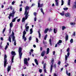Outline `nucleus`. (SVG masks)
Segmentation results:
<instances>
[{"label": "nucleus", "mask_w": 76, "mask_h": 76, "mask_svg": "<svg viewBox=\"0 0 76 76\" xmlns=\"http://www.w3.org/2000/svg\"><path fill=\"white\" fill-rule=\"evenodd\" d=\"M22 48L20 47L18 50L19 56L20 60H21V59L22 58V56L23 53L22 52Z\"/></svg>", "instance_id": "nucleus-1"}, {"label": "nucleus", "mask_w": 76, "mask_h": 76, "mask_svg": "<svg viewBox=\"0 0 76 76\" xmlns=\"http://www.w3.org/2000/svg\"><path fill=\"white\" fill-rule=\"evenodd\" d=\"M29 60H30V59L29 58H28V59L24 58V64H26V65L28 66H29V63L28 61H29Z\"/></svg>", "instance_id": "nucleus-2"}, {"label": "nucleus", "mask_w": 76, "mask_h": 76, "mask_svg": "<svg viewBox=\"0 0 76 76\" xmlns=\"http://www.w3.org/2000/svg\"><path fill=\"white\" fill-rule=\"evenodd\" d=\"M7 56L6 55H5L4 56V67L5 68L6 67V65H7Z\"/></svg>", "instance_id": "nucleus-3"}, {"label": "nucleus", "mask_w": 76, "mask_h": 76, "mask_svg": "<svg viewBox=\"0 0 76 76\" xmlns=\"http://www.w3.org/2000/svg\"><path fill=\"white\" fill-rule=\"evenodd\" d=\"M54 58H52V60H51V63H52V64H51L50 66V72L51 73L53 70V63H54Z\"/></svg>", "instance_id": "nucleus-4"}, {"label": "nucleus", "mask_w": 76, "mask_h": 76, "mask_svg": "<svg viewBox=\"0 0 76 76\" xmlns=\"http://www.w3.org/2000/svg\"><path fill=\"white\" fill-rule=\"evenodd\" d=\"M28 14H29V11H28L27 12H24V15H25V20H26L27 19H28Z\"/></svg>", "instance_id": "nucleus-5"}, {"label": "nucleus", "mask_w": 76, "mask_h": 76, "mask_svg": "<svg viewBox=\"0 0 76 76\" xmlns=\"http://www.w3.org/2000/svg\"><path fill=\"white\" fill-rule=\"evenodd\" d=\"M14 35H15V33H14L13 31H12V34L11 35V37H12V41L13 42L14 41H15V37Z\"/></svg>", "instance_id": "nucleus-6"}, {"label": "nucleus", "mask_w": 76, "mask_h": 76, "mask_svg": "<svg viewBox=\"0 0 76 76\" xmlns=\"http://www.w3.org/2000/svg\"><path fill=\"white\" fill-rule=\"evenodd\" d=\"M29 9V7L28 6H26L25 8V12L28 13L27 11Z\"/></svg>", "instance_id": "nucleus-7"}, {"label": "nucleus", "mask_w": 76, "mask_h": 76, "mask_svg": "<svg viewBox=\"0 0 76 76\" xmlns=\"http://www.w3.org/2000/svg\"><path fill=\"white\" fill-rule=\"evenodd\" d=\"M45 53H46V52H45V51H43L41 53V56H42V57L44 56V55H45Z\"/></svg>", "instance_id": "nucleus-8"}, {"label": "nucleus", "mask_w": 76, "mask_h": 76, "mask_svg": "<svg viewBox=\"0 0 76 76\" xmlns=\"http://www.w3.org/2000/svg\"><path fill=\"white\" fill-rule=\"evenodd\" d=\"M16 13V11H15V10H13L12 11V13H10V14L13 17H14L15 14Z\"/></svg>", "instance_id": "nucleus-9"}, {"label": "nucleus", "mask_w": 76, "mask_h": 76, "mask_svg": "<svg viewBox=\"0 0 76 76\" xmlns=\"http://www.w3.org/2000/svg\"><path fill=\"white\" fill-rule=\"evenodd\" d=\"M55 4H56V6H58V0H55Z\"/></svg>", "instance_id": "nucleus-10"}, {"label": "nucleus", "mask_w": 76, "mask_h": 76, "mask_svg": "<svg viewBox=\"0 0 76 76\" xmlns=\"http://www.w3.org/2000/svg\"><path fill=\"white\" fill-rule=\"evenodd\" d=\"M11 67H12V66L10 65V66H8V67L7 68V72H9V71L11 70Z\"/></svg>", "instance_id": "nucleus-11"}, {"label": "nucleus", "mask_w": 76, "mask_h": 76, "mask_svg": "<svg viewBox=\"0 0 76 76\" xmlns=\"http://www.w3.org/2000/svg\"><path fill=\"white\" fill-rule=\"evenodd\" d=\"M43 6V4H40V3H38V7H42Z\"/></svg>", "instance_id": "nucleus-12"}, {"label": "nucleus", "mask_w": 76, "mask_h": 76, "mask_svg": "<svg viewBox=\"0 0 76 76\" xmlns=\"http://www.w3.org/2000/svg\"><path fill=\"white\" fill-rule=\"evenodd\" d=\"M26 34V32L25 31H24L23 32V38H24V37H25V35Z\"/></svg>", "instance_id": "nucleus-13"}, {"label": "nucleus", "mask_w": 76, "mask_h": 76, "mask_svg": "<svg viewBox=\"0 0 76 76\" xmlns=\"http://www.w3.org/2000/svg\"><path fill=\"white\" fill-rule=\"evenodd\" d=\"M47 50L46 54H49V53H50V49L49 48H47Z\"/></svg>", "instance_id": "nucleus-14"}, {"label": "nucleus", "mask_w": 76, "mask_h": 76, "mask_svg": "<svg viewBox=\"0 0 76 76\" xmlns=\"http://www.w3.org/2000/svg\"><path fill=\"white\" fill-rule=\"evenodd\" d=\"M48 31H49V29L48 28L45 29L44 31L45 34H46L47 33V32H48Z\"/></svg>", "instance_id": "nucleus-15"}, {"label": "nucleus", "mask_w": 76, "mask_h": 76, "mask_svg": "<svg viewBox=\"0 0 76 76\" xmlns=\"http://www.w3.org/2000/svg\"><path fill=\"white\" fill-rule=\"evenodd\" d=\"M68 39H69V36L68 35H66L65 36V41H67V40H68Z\"/></svg>", "instance_id": "nucleus-16"}, {"label": "nucleus", "mask_w": 76, "mask_h": 76, "mask_svg": "<svg viewBox=\"0 0 76 76\" xmlns=\"http://www.w3.org/2000/svg\"><path fill=\"white\" fill-rule=\"evenodd\" d=\"M11 54H12V56H15L16 55V53H15V52L14 51H12L11 53Z\"/></svg>", "instance_id": "nucleus-17"}, {"label": "nucleus", "mask_w": 76, "mask_h": 76, "mask_svg": "<svg viewBox=\"0 0 76 76\" xmlns=\"http://www.w3.org/2000/svg\"><path fill=\"white\" fill-rule=\"evenodd\" d=\"M34 61L36 64L37 65H38V60H37L36 59H35Z\"/></svg>", "instance_id": "nucleus-18"}, {"label": "nucleus", "mask_w": 76, "mask_h": 76, "mask_svg": "<svg viewBox=\"0 0 76 76\" xmlns=\"http://www.w3.org/2000/svg\"><path fill=\"white\" fill-rule=\"evenodd\" d=\"M66 75L68 76H70V73H69L68 74V71H67V70H66Z\"/></svg>", "instance_id": "nucleus-19"}, {"label": "nucleus", "mask_w": 76, "mask_h": 76, "mask_svg": "<svg viewBox=\"0 0 76 76\" xmlns=\"http://www.w3.org/2000/svg\"><path fill=\"white\" fill-rule=\"evenodd\" d=\"M38 33L39 34V38H41V34L40 33V31H38Z\"/></svg>", "instance_id": "nucleus-20"}, {"label": "nucleus", "mask_w": 76, "mask_h": 76, "mask_svg": "<svg viewBox=\"0 0 76 76\" xmlns=\"http://www.w3.org/2000/svg\"><path fill=\"white\" fill-rule=\"evenodd\" d=\"M9 16H8V18L10 20V19H11V16H12V18L13 17V16H12L10 14Z\"/></svg>", "instance_id": "nucleus-21"}, {"label": "nucleus", "mask_w": 76, "mask_h": 76, "mask_svg": "<svg viewBox=\"0 0 76 76\" xmlns=\"http://www.w3.org/2000/svg\"><path fill=\"white\" fill-rule=\"evenodd\" d=\"M74 6H73V7H74L75 9H76V0L75 1V2H74Z\"/></svg>", "instance_id": "nucleus-22"}, {"label": "nucleus", "mask_w": 76, "mask_h": 76, "mask_svg": "<svg viewBox=\"0 0 76 76\" xmlns=\"http://www.w3.org/2000/svg\"><path fill=\"white\" fill-rule=\"evenodd\" d=\"M62 42V41L61 40H60L58 41V42H57V44H61Z\"/></svg>", "instance_id": "nucleus-23"}, {"label": "nucleus", "mask_w": 76, "mask_h": 76, "mask_svg": "<svg viewBox=\"0 0 76 76\" xmlns=\"http://www.w3.org/2000/svg\"><path fill=\"white\" fill-rule=\"evenodd\" d=\"M13 26V23L12 22H11L10 24V27L11 28H12Z\"/></svg>", "instance_id": "nucleus-24"}, {"label": "nucleus", "mask_w": 76, "mask_h": 76, "mask_svg": "<svg viewBox=\"0 0 76 76\" xmlns=\"http://www.w3.org/2000/svg\"><path fill=\"white\" fill-rule=\"evenodd\" d=\"M43 69H46V64H45L44 65Z\"/></svg>", "instance_id": "nucleus-25"}, {"label": "nucleus", "mask_w": 76, "mask_h": 76, "mask_svg": "<svg viewBox=\"0 0 76 76\" xmlns=\"http://www.w3.org/2000/svg\"><path fill=\"white\" fill-rule=\"evenodd\" d=\"M8 39L9 41H10V42H12V41L11 40V37H10V36L9 37Z\"/></svg>", "instance_id": "nucleus-26"}, {"label": "nucleus", "mask_w": 76, "mask_h": 76, "mask_svg": "<svg viewBox=\"0 0 76 76\" xmlns=\"http://www.w3.org/2000/svg\"><path fill=\"white\" fill-rule=\"evenodd\" d=\"M49 42L50 45H52V41H51V39H49Z\"/></svg>", "instance_id": "nucleus-27"}, {"label": "nucleus", "mask_w": 76, "mask_h": 76, "mask_svg": "<svg viewBox=\"0 0 76 76\" xmlns=\"http://www.w3.org/2000/svg\"><path fill=\"white\" fill-rule=\"evenodd\" d=\"M65 15L66 17H68V16H69V13H66L65 14Z\"/></svg>", "instance_id": "nucleus-28"}, {"label": "nucleus", "mask_w": 76, "mask_h": 76, "mask_svg": "<svg viewBox=\"0 0 76 76\" xmlns=\"http://www.w3.org/2000/svg\"><path fill=\"white\" fill-rule=\"evenodd\" d=\"M30 34H32L33 32V31H32V28H31L30 29Z\"/></svg>", "instance_id": "nucleus-29"}, {"label": "nucleus", "mask_w": 76, "mask_h": 76, "mask_svg": "<svg viewBox=\"0 0 76 76\" xmlns=\"http://www.w3.org/2000/svg\"><path fill=\"white\" fill-rule=\"evenodd\" d=\"M68 5L69 6L70 5V0H68Z\"/></svg>", "instance_id": "nucleus-30"}, {"label": "nucleus", "mask_w": 76, "mask_h": 76, "mask_svg": "<svg viewBox=\"0 0 76 76\" xmlns=\"http://www.w3.org/2000/svg\"><path fill=\"white\" fill-rule=\"evenodd\" d=\"M22 39H24V41H26V38L25 37H24V38L23 37Z\"/></svg>", "instance_id": "nucleus-31"}, {"label": "nucleus", "mask_w": 76, "mask_h": 76, "mask_svg": "<svg viewBox=\"0 0 76 76\" xmlns=\"http://www.w3.org/2000/svg\"><path fill=\"white\" fill-rule=\"evenodd\" d=\"M64 4V1L63 0H61V6H63Z\"/></svg>", "instance_id": "nucleus-32"}, {"label": "nucleus", "mask_w": 76, "mask_h": 76, "mask_svg": "<svg viewBox=\"0 0 76 76\" xmlns=\"http://www.w3.org/2000/svg\"><path fill=\"white\" fill-rule=\"evenodd\" d=\"M40 10L42 13L43 14H44V11H43V10L42 9V8L40 9Z\"/></svg>", "instance_id": "nucleus-33"}, {"label": "nucleus", "mask_w": 76, "mask_h": 76, "mask_svg": "<svg viewBox=\"0 0 76 76\" xmlns=\"http://www.w3.org/2000/svg\"><path fill=\"white\" fill-rule=\"evenodd\" d=\"M47 34H46L45 37H44V39L45 40H46V39H47Z\"/></svg>", "instance_id": "nucleus-34"}, {"label": "nucleus", "mask_w": 76, "mask_h": 76, "mask_svg": "<svg viewBox=\"0 0 76 76\" xmlns=\"http://www.w3.org/2000/svg\"><path fill=\"white\" fill-rule=\"evenodd\" d=\"M25 18H22V22H25Z\"/></svg>", "instance_id": "nucleus-35"}, {"label": "nucleus", "mask_w": 76, "mask_h": 76, "mask_svg": "<svg viewBox=\"0 0 76 76\" xmlns=\"http://www.w3.org/2000/svg\"><path fill=\"white\" fill-rule=\"evenodd\" d=\"M16 21V19L14 18L12 19V22H15Z\"/></svg>", "instance_id": "nucleus-36"}, {"label": "nucleus", "mask_w": 76, "mask_h": 76, "mask_svg": "<svg viewBox=\"0 0 76 76\" xmlns=\"http://www.w3.org/2000/svg\"><path fill=\"white\" fill-rule=\"evenodd\" d=\"M54 32L55 34H56L57 33V30H56V29L54 28Z\"/></svg>", "instance_id": "nucleus-37"}, {"label": "nucleus", "mask_w": 76, "mask_h": 76, "mask_svg": "<svg viewBox=\"0 0 76 76\" xmlns=\"http://www.w3.org/2000/svg\"><path fill=\"white\" fill-rule=\"evenodd\" d=\"M66 27L65 26H63L62 27V30H64V29H66Z\"/></svg>", "instance_id": "nucleus-38"}, {"label": "nucleus", "mask_w": 76, "mask_h": 76, "mask_svg": "<svg viewBox=\"0 0 76 76\" xmlns=\"http://www.w3.org/2000/svg\"><path fill=\"white\" fill-rule=\"evenodd\" d=\"M67 57H68L67 55H65V61H67Z\"/></svg>", "instance_id": "nucleus-39"}, {"label": "nucleus", "mask_w": 76, "mask_h": 76, "mask_svg": "<svg viewBox=\"0 0 76 76\" xmlns=\"http://www.w3.org/2000/svg\"><path fill=\"white\" fill-rule=\"evenodd\" d=\"M43 44H44V45L47 44V42H45L44 41V40L43 41Z\"/></svg>", "instance_id": "nucleus-40"}, {"label": "nucleus", "mask_w": 76, "mask_h": 76, "mask_svg": "<svg viewBox=\"0 0 76 76\" xmlns=\"http://www.w3.org/2000/svg\"><path fill=\"white\" fill-rule=\"evenodd\" d=\"M70 42H71V43H73V39H71V40H70Z\"/></svg>", "instance_id": "nucleus-41"}, {"label": "nucleus", "mask_w": 76, "mask_h": 76, "mask_svg": "<svg viewBox=\"0 0 76 76\" xmlns=\"http://www.w3.org/2000/svg\"><path fill=\"white\" fill-rule=\"evenodd\" d=\"M68 8L66 7V8H64V10H68Z\"/></svg>", "instance_id": "nucleus-42"}, {"label": "nucleus", "mask_w": 76, "mask_h": 76, "mask_svg": "<svg viewBox=\"0 0 76 76\" xmlns=\"http://www.w3.org/2000/svg\"><path fill=\"white\" fill-rule=\"evenodd\" d=\"M5 31H6V28H5L3 31V33L4 34V32H5Z\"/></svg>", "instance_id": "nucleus-43"}, {"label": "nucleus", "mask_w": 76, "mask_h": 76, "mask_svg": "<svg viewBox=\"0 0 76 76\" xmlns=\"http://www.w3.org/2000/svg\"><path fill=\"white\" fill-rule=\"evenodd\" d=\"M44 69V72L45 73H47V70H46V69Z\"/></svg>", "instance_id": "nucleus-44"}, {"label": "nucleus", "mask_w": 76, "mask_h": 76, "mask_svg": "<svg viewBox=\"0 0 76 76\" xmlns=\"http://www.w3.org/2000/svg\"><path fill=\"white\" fill-rule=\"evenodd\" d=\"M14 59V58H12L11 59V61L12 63H13L14 61H13V60Z\"/></svg>", "instance_id": "nucleus-45"}, {"label": "nucleus", "mask_w": 76, "mask_h": 76, "mask_svg": "<svg viewBox=\"0 0 76 76\" xmlns=\"http://www.w3.org/2000/svg\"><path fill=\"white\" fill-rule=\"evenodd\" d=\"M69 51H70V48H68V49H67L66 51H67V52H69Z\"/></svg>", "instance_id": "nucleus-46"}, {"label": "nucleus", "mask_w": 76, "mask_h": 76, "mask_svg": "<svg viewBox=\"0 0 76 76\" xmlns=\"http://www.w3.org/2000/svg\"><path fill=\"white\" fill-rule=\"evenodd\" d=\"M14 41H15L14 42V45L15 46H16V41L15 40Z\"/></svg>", "instance_id": "nucleus-47"}, {"label": "nucleus", "mask_w": 76, "mask_h": 76, "mask_svg": "<svg viewBox=\"0 0 76 76\" xmlns=\"http://www.w3.org/2000/svg\"><path fill=\"white\" fill-rule=\"evenodd\" d=\"M8 48V46L7 45H6V46H5V50H7V48Z\"/></svg>", "instance_id": "nucleus-48"}, {"label": "nucleus", "mask_w": 76, "mask_h": 76, "mask_svg": "<svg viewBox=\"0 0 76 76\" xmlns=\"http://www.w3.org/2000/svg\"><path fill=\"white\" fill-rule=\"evenodd\" d=\"M26 27V29H29V26H27Z\"/></svg>", "instance_id": "nucleus-49"}, {"label": "nucleus", "mask_w": 76, "mask_h": 76, "mask_svg": "<svg viewBox=\"0 0 76 76\" xmlns=\"http://www.w3.org/2000/svg\"><path fill=\"white\" fill-rule=\"evenodd\" d=\"M61 63V62L60 61H59L58 62V65H60V64Z\"/></svg>", "instance_id": "nucleus-50"}, {"label": "nucleus", "mask_w": 76, "mask_h": 76, "mask_svg": "<svg viewBox=\"0 0 76 76\" xmlns=\"http://www.w3.org/2000/svg\"><path fill=\"white\" fill-rule=\"evenodd\" d=\"M67 55L68 57H69V56L70 55V53H69V52H68L67 53Z\"/></svg>", "instance_id": "nucleus-51"}, {"label": "nucleus", "mask_w": 76, "mask_h": 76, "mask_svg": "<svg viewBox=\"0 0 76 76\" xmlns=\"http://www.w3.org/2000/svg\"><path fill=\"white\" fill-rule=\"evenodd\" d=\"M20 18H19L17 20V22H20Z\"/></svg>", "instance_id": "nucleus-52"}, {"label": "nucleus", "mask_w": 76, "mask_h": 76, "mask_svg": "<svg viewBox=\"0 0 76 76\" xmlns=\"http://www.w3.org/2000/svg\"><path fill=\"white\" fill-rule=\"evenodd\" d=\"M60 15L61 16H64V13H60Z\"/></svg>", "instance_id": "nucleus-53"}, {"label": "nucleus", "mask_w": 76, "mask_h": 76, "mask_svg": "<svg viewBox=\"0 0 76 76\" xmlns=\"http://www.w3.org/2000/svg\"><path fill=\"white\" fill-rule=\"evenodd\" d=\"M15 2L14 1H13V2H12V5H13V4H15Z\"/></svg>", "instance_id": "nucleus-54"}, {"label": "nucleus", "mask_w": 76, "mask_h": 76, "mask_svg": "<svg viewBox=\"0 0 76 76\" xmlns=\"http://www.w3.org/2000/svg\"><path fill=\"white\" fill-rule=\"evenodd\" d=\"M20 12H22V7H20Z\"/></svg>", "instance_id": "nucleus-55"}, {"label": "nucleus", "mask_w": 76, "mask_h": 76, "mask_svg": "<svg viewBox=\"0 0 76 76\" xmlns=\"http://www.w3.org/2000/svg\"><path fill=\"white\" fill-rule=\"evenodd\" d=\"M49 32H50V31H52V29L51 28H50L49 29Z\"/></svg>", "instance_id": "nucleus-56"}, {"label": "nucleus", "mask_w": 76, "mask_h": 76, "mask_svg": "<svg viewBox=\"0 0 76 76\" xmlns=\"http://www.w3.org/2000/svg\"><path fill=\"white\" fill-rule=\"evenodd\" d=\"M39 73H41L42 72V70L41 69H39Z\"/></svg>", "instance_id": "nucleus-57"}, {"label": "nucleus", "mask_w": 76, "mask_h": 76, "mask_svg": "<svg viewBox=\"0 0 76 76\" xmlns=\"http://www.w3.org/2000/svg\"><path fill=\"white\" fill-rule=\"evenodd\" d=\"M36 42H38V39L37 38H36Z\"/></svg>", "instance_id": "nucleus-58"}, {"label": "nucleus", "mask_w": 76, "mask_h": 76, "mask_svg": "<svg viewBox=\"0 0 76 76\" xmlns=\"http://www.w3.org/2000/svg\"><path fill=\"white\" fill-rule=\"evenodd\" d=\"M72 35L74 36H75V32H74V34H73Z\"/></svg>", "instance_id": "nucleus-59"}, {"label": "nucleus", "mask_w": 76, "mask_h": 76, "mask_svg": "<svg viewBox=\"0 0 76 76\" xmlns=\"http://www.w3.org/2000/svg\"><path fill=\"white\" fill-rule=\"evenodd\" d=\"M34 20L35 22H36L37 20V18L36 17H35L34 19Z\"/></svg>", "instance_id": "nucleus-60"}, {"label": "nucleus", "mask_w": 76, "mask_h": 76, "mask_svg": "<svg viewBox=\"0 0 76 76\" xmlns=\"http://www.w3.org/2000/svg\"><path fill=\"white\" fill-rule=\"evenodd\" d=\"M29 39L30 41H31V36H30L29 38Z\"/></svg>", "instance_id": "nucleus-61"}, {"label": "nucleus", "mask_w": 76, "mask_h": 76, "mask_svg": "<svg viewBox=\"0 0 76 76\" xmlns=\"http://www.w3.org/2000/svg\"><path fill=\"white\" fill-rule=\"evenodd\" d=\"M34 15H35V16H36V15H37V13L34 12Z\"/></svg>", "instance_id": "nucleus-62"}, {"label": "nucleus", "mask_w": 76, "mask_h": 76, "mask_svg": "<svg viewBox=\"0 0 76 76\" xmlns=\"http://www.w3.org/2000/svg\"><path fill=\"white\" fill-rule=\"evenodd\" d=\"M11 31H12V30H11V28H10L9 31L10 33L11 32Z\"/></svg>", "instance_id": "nucleus-63"}, {"label": "nucleus", "mask_w": 76, "mask_h": 76, "mask_svg": "<svg viewBox=\"0 0 76 76\" xmlns=\"http://www.w3.org/2000/svg\"><path fill=\"white\" fill-rule=\"evenodd\" d=\"M53 75L54 76H57L56 73H54Z\"/></svg>", "instance_id": "nucleus-64"}]
</instances>
